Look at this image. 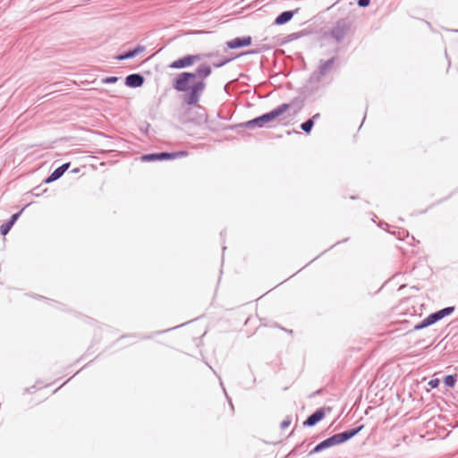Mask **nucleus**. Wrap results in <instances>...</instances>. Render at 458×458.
Wrapping results in <instances>:
<instances>
[{"label":"nucleus","mask_w":458,"mask_h":458,"mask_svg":"<svg viewBox=\"0 0 458 458\" xmlns=\"http://www.w3.org/2000/svg\"><path fill=\"white\" fill-rule=\"evenodd\" d=\"M211 72L212 70L209 65L201 64L196 68L195 72L178 73L172 82L173 89L182 93V101L183 104L189 106H197L201 111L196 118H190L188 120L198 125L207 122L205 109L199 106L198 103L207 87L204 80L210 76Z\"/></svg>","instance_id":"nucleus-1"},{"label":"nucleus","mask_w":458,"mask_h":458,"mask_svg":"<svg viewBox=\"0 0 458 458\" xmlns=\"http://www.w3.org/2000/svg\"><path fill=\"white\" fill-rule=\"evenodd\" d=\"M363 428L364 425H360L353 428L335 434L327 437V439L318 443L312 450H310L309 455H313L334 445H341L347 442L348 440L355 437L357 434H359L363 429Z\"/></svg>","instance_id":"nucleus-2"},{"label":"nucleus","mask_w":458,"mask_h":458,"mask_svg":"<svg viewBox=\"0 0 458 458\" xmlns=\"http://www.w3.org/2000/svg\"><path fill=\"white\" fill-rule=\"evenodd\" d=\"M289 108V104H282L270 112L265 113L250 121L237 124L236 127H242L250 130H253L255 128H263L267 123L273 122L275 119L286 112Z\"/></svg>","instance_id":"nucleus-3"},{"label":"nucleus","mask_w":458,"mask_h":458,"mask_svg":"<svg viewBox=\"0 0 458 458\" xmlns=\"http://www.w3.org/2000/svg\"><path fill=\"white\" fill-rule=\"evenodd\" d=\"M188 155L187 151H174V152H156L149 153L141 156L140 159L143 162H154V161H164V160H172L179 157H183Z\"/></svg>","instance_id":"nucleus-4"},{"label":"nucleus","mask_w":458,"mask_h":458,"mask_svg":"<svg viewBox=\"0 0 458 458\" xmlns=\"http://www.w3.org/2000/svg\"><path fill=\"white\" fill-rule=\"evenodd\" d=\"M349 30L350 25L346 21L341 20L336 21L335 25L332 28L330 35L337 43H341L348 34Z\"/></svg>","instance_id":"nucleus-5"},{"label":"nucleus","mask_w":458,"mask_h":458,"mask_svg":"<svg viewBox=\"0 0 458 458\" xmlns=\"http://www.w3.org/2000/svg\"><path fill=\"white\" fill-rule=\"evenodd\" d=\"M200 60L199 55H187L177 60L172 62L169 64V68L171 69H184L191 66L195 62Z\"/></svg>","instance_id":"nucleus-6"},{"label":"nucleus","mask_w":458,"mask_h":458,"mask_svg":"<svg viewBox=\"0 0 458 458\" xmlns=\"http://www.w3.org/2000/svg\"><path fill=\"white\" fill-rule=\"evenodd\" d=\"M325 410L324 408H319L316 410L313 413H311L308 418L303 421L302 426L306 427H313L319 421H321L325 418Z\"/></svg>","instance_id":"nucleus-7"},{"label":"nucleus","mask_w":458,"mask_h":458,"mask_svg":"<svg viewBox=\"0 0 458 458\" xmlns=\"http://www.w3.org/2000/svg\"><path fill=\"white\" fill-rule=\"evenodd\" d=\"M26 207H28V205L22 208L20 211L13 214L8 221L3 223L0 225V233L2 235H6L10 232L15 222L18 220L23 210L26 208Z\"/></svg>","instance_id":"nucleus-8"},{"label":"nucleus","mask_w":458,"mask_h":458,"mask_svg":"<svg viewBox=\"0 0 458 458\" xmlns=\"http://www.w3.org/2000/svg\"><path fill=\"white\" fill-rule=\"evenodd\" d=\"M145 79L140 73H131L126 76L124 84L128 88H140L144 84Z\"/></svg>","instance_id":"nucleus-9"},{"label":"nucleus","mask_w":458,"mask_h":458,"mask_svg":"<svg viewBox=\"0 0 458 458\" xmlns=\"http://www.w3.org/2000/svg\"><path fill=\"white\" fill-rule=\"evenodd\" d=\"M251 37H238L226 42L228 48L237 49L243 47H248L251 44Z\"/></svg>","instance_id":"nucleus-10"},{"label":"nucleus","mask_w":458,"mask_h":458,"mask_svg":"<svg viewBox=\"0 0 458 458\" xmlns=\"http://www.w3.org/2000/svg\"><path fill=\"white\" fill-rule=\"evenodd\" d=\"M335 59L336 57L333 56L326 61L320 60L317 72L318 76H325L333 68Z\"/></svg>","instance_id":"nucleus-11"},{"label":"nucleus","mask_w":458,"mask_h":458,"mask_svg":"<svg viewBox=\"0 0 458 458\" xmlns=\"http://www.w3.org/2000/svg\"><path fill=\"white\" fill-rule=\"evenodd\" d=\"M144 50H145L144 46L138 45L136 47L130 49V50L117 55L115 58L120 61L131 59V58L135 57L136 55H138L140 53L143 52Z\"/></svg>","instance_id":"nucleus-12"},{"label":"nucleus","mask_w":458,"mask_h":458,"mask_svg":"<svg viewBox=\"0 0 458 458\" xmlns=\"http://www.w3.org/2000/svg\"><path fill=\"white\" fill-rule=\"evenodd\" d=\"M298 12V10H293V11H284L278 14L276 18L275 19L274 24L276 25H284L290 21L293 15Z\"/></svg>","instance_id":"nucleus-13"},{"label":"nucleus","mask_w":458,"mask_h":458,"mask_svg":"<svg viewBox=\"0 0 458 458\" xmlns=\"http://www.w3.org/2000/svg\"><path fill=\"white\" fill-rule=\"evenodd\" d=\"M64 174V173L62 171L61 167L58 166L44 180V183L53 182L61 178Z\"/></svg>","instance_id":"nucleus-14"},{"label":"nucleus","mask_w":458,"mask_h":458,"mask_svg":"<svg viewBox=\"0 0 458 458\" xmlns=\"http://www.w3.org/2000/svg\"><path fill=\"white\" fill-rule=\"evenodd\" d=\"M314 123L312 119H308L304 123H302L300 126V128L307 134H310L314 127Z\"/></svg>","instance_id":"nucleus-15"},{"label":"nucleus","mask_w":458,"mask_h":458,"mask_svg":"<svg viewBox=\"0 0 458 458\" xmlns=\"http://www.w3.org/2000/svg\"><path fill=\"white\" fill-rule=\"evenodd\" d=\"M425 319H426L425 324H428V326H432L435 323L441 320V318H439V315L437 311L429 314L427 318H425Z\"/></svg>","instance_id":"nucleus-16"},{"label":"nucleus","mask_w":458,"mask_h":458,"mask_svg":"<svg viewBox=\"0 0 458 458\" xmlns=\"http://www.w3.org/2000/svg\"><path fill=\"white\" fill-rule=\"evenodd\" d=\"M457 382V375H447L444 377V383L448 387H454Z\"/></svg>","instance_id":"nucleus-17"},{"label":"nucleus","mask_w":458,"mask_h":458,"mask_svg":"<svg viewBox=\"0 0 458 458\" xmlns=\"http://www.w3.org/2000/svg\"><path fill=\"white\" fill-rule=\"evenodd\" d=\"M455 308L454 306L445 307L442 310H437V312L439 315V318L443 319L444 318L451 315L454 311Z\"/></svg>","instance_id":"nucleus-18"},{"label":"nucleus","mask_w":458,"mask_h":458,"mask_svg":"<svg viewBox=\"0 0 458 458\" xmlns=\"http://www.w3.org/2000/svg\"><path fill=\"white\" fill-rule=\"evenodd\" d=\"M426 322V319H422L420 322H419L418 324L414 325L412 327V328L411 329H408L407 330V333H411V332H413V331H418V330H421L423 328H426L428 327H429L428 324H425Z\"/></svg>","instance_id":"nucleus-19"},{"label":"nucleus","mask_w":458,"mask_h":458,"mask_svg":"<svg viewBox=\"0 0 458 458\" xmlns=\"http://www.w3.org/2000/svg\"><path fill=\"white\" fill-rule=\"evenodd\" d=\"M233 58H226V57H223L222 59H220L219 61H217L216 63H213L212 65L213 67L215 68H220L224 65H225L226 64H228L229 62H231Z\"/></svg>","instance_id":"nucleus-20"},{"label":"nucleus","mask_w":458,"mask_h":458,"mask_svg":"<svg viewBox=\"0 0 458 458\" xmlns=\"http://www.w3.org/2000/svg\"><path fill=\"white\" fill-rule=\"evenodd\" d=\"M119 80L116 76H109L102 79V82L105 84H114L117 82Z\"/></svg>","instance_id":"nucleus-21"},{"label":"nucleus","mask_w":458,"mask_h":458,"mask_svg":"<svg viewBox=\"0 0 458 458\" xmlns=\"http://www.w3.org/2000/svg\"><path fill=\"white\" fill-rule=\"evenodd\" d=\"M292 423V417L291 416H287L280 424V428L282 429H285L287 428L290 424Z\"/></svg>","instance_id":"nucleus-22"},{"label":"nucleus","mask_w":458,"mask_h":458,"mask_svg":"<svg viewBox=\"0 0 458 458\" xmlns=\"http://www.w3.org/2000/svg\"><path fill=\"white\" fill-rule=\"evenodd\" d=\"M47 190H40V186H38V187H35L32 191H31V194L35 197H38L40 195L43 194V192H45Z\"/></svg>","instance_id":"nucleus-23"},{"label":"nucleus","mask_w":458,"mask_h":458,"mask_svg":"<svg viewBox=\"0 0 458 458\" xmlns=\"http://www.w3.org/2000/svg\"><path fill=\"white\" fill-rule=\"evenodd\" d=\"M438 385H439V379H437V378L430 379L428 382V386L431 388H437L438 386Z\"/></svg>","instance_id":"nucleus-24"},{"label":"nucleus","mask_w":458,"mask_h":458,"mask_svg":"<svg viewBox=\"0 0 458 458\" xmlns=\"http://www.w3.org/2000/svg\"><path fill=\"white\" fill-rule=\"evenodd\" d=\"M370 4V0H358L357 1V4L360 6V7H367L369 6Z\"/></svg>","instance_id":"nucleus-25"},{"label":"nucleus","mask_w":458,"mask_h":458,"mask_svg":"<svg viewBox=\"0 0 458 458\" xmlns=\"http://www.w3.org/2000/svg\"><path fill=\"white\" fill-rule=\"evenodd\" d=\"M300 36H301L300 33H292V34L288 35V38L290 41H292V40L299 38Z\"/></svg>","instance_id":"nucleus-26"},{"label":"nucleus","mask_w":458,"mask_h":458,"mask_svg":"<svg viewBox=\"0 0 458 458\" xmlns=\"http://www.w3.org/2000/svg\"><path fill=\"white\" fill-rule=\"evenodd\" d=\"M60 167H61L62 171L64 173H65L67 171V169L70 167V163L69 162L64 163V164L61 165Z\"/></svg>","instance_id":"nucleus-27"},{"label":"nucleus","mask_w":458,"mask_h":458,"mask_svg":"<svg viewBox=\"0 0 458 458\" xmlns=\"http://www.w3.org/2000/svg\"><path fill=\"white\" fill-rule=\"evenodd\" d=\"M320 117V114L317 113L315 114L312 117H310V119H312L313 123H315V122L319 119Z\"/></svg>","instance_id":"nucleus-28"},{"label":"nucleus","mask_w":458,"mask_h":458,"mask_svg":"<svg viewBox=\"0 0 458 458\" xmlns=\"http://www.w3.org/2000/svg\"><path fill=\"white\" fill-rule=\"evenodd\" d=\"M402 233H403V236H401V234L399 235V239H400V240H403V237H404V236H406V237H408V236H409V233H408V232H406V231H403Z\"/></svg>","instance_id":"nucleus-29"},{"label":"nucleus","mask_w":458,"mask_h":458,"mask_svg":"<svg viewBox=\"0 0 458 458\" xmlns=\"http://www.w3.org/2000/svg\"><path fill=\"white\" fill-rule=\"evenodd\" d=\"M229 403H230V407L232 408V410H233V403H232V401H231V400H229Z\"/></svg>","instance_id":"nucleus-30"},{"label":"nucleus","mask_w":458,"mask_h":458,"mask_svg":"<svg viewBox=\"0 0 458 458\" xmlns=\"http://www.w3.org/2000/svg\"><path fill=\"white\" fill-rule=\"evenodd\" d=\"M213 55H214V54H213V53H210V54H208V55H207V56H208V57H211V56H213Z\"/></svg>","instance_id":"nucleus-31"},{"label":"nucleus","mask_w":458,"mask_h":458,"mask_svg":"<svg viewBox=\"0 0 458 458\" xmlns=\"http://www.w3.org/2000/svg\"><path fill=\"white\" fill-rule=\"evenodd\" d=\"M288 334H293V330H285Z\"/></svg>","instance_id":"nucleus-32"},{"label":"nucleus","mask_w":458,"mask_h":458,"mask_svg":"<svg viewBox=\"0 0 458 458\" xmlns=\"http://www.w3.org/2000/svg\"><path fill=\"white\" fill-rule=\"evenodd\" d=\"M255 53H257V51H250V52H249V54H255Z\"/></svg>","instance_id":"nucleus-33"}]
</instances>
